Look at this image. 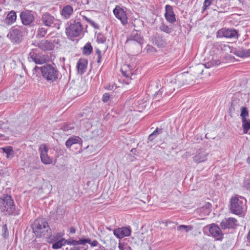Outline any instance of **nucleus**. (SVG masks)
I'll list each match as a JSON object with an SVG mask.
<instances>
[{"instance_id": "1", "label": "nucleus", "mask_w": 250, "mask_h": 250, "mask_svg": "<svg viewBox=\"0 0 250 250\" xmlns=\"http://www.w3.org/2000/svg\"><path fill=\"white\" fill-rule=\"evenodd\" d=\"M38 70L41 71L43 79L49 83L57 82L62 77L61 73L54 64H47L41 67L36 66L33 69V74Z\"/></svg>"}, {"instance_id": "2", "label": "nucleus", "mask_w": 250, "mask_h": 250, "mask_svg": "<svg viewBox=\"0 0 250 250\" xmlns=\"http://www.w3.org/2000/svg\"><path fill=\"white\" fill-rule=\"evenodd\" d=\"M0 209L6 215H18L20 213V210L16 208L11 196L7 194H4L0 198Z\"/></svg>"}, {"instance_id": "3", "label": "nucleus", "mask_w": 250, "mask_h": 250, "mask_svg": "<svg viewBox=\"0 0 250 250\" xmlns=\"http://www.w3.org/2000/svg\"><path fill=\"white\" fill-rule=\"evenodd\" d=\"M33 233L37 237H48L51 234V229L48 222L43 218H38L32 225Z\"/></svg>"}, {"instance_id": "4", "label": "nucleus", "mask_w": 250, "mask_h": 250, "mask_svg": "<svg viewBox=\"0 0 250 250\" xmlns=\"http://www.w3.org/2000/svg\"><path fill=\"white\" fill-rule=\"evenodd\" d=\"M247 200L241 196L235 195L230 200V210L235 214H242L247 209Z\"/></svg>"}, {"instance_id": "5", "label": "nucleus", "mask_w": 250, "mask_h": 250, "mask_svg": "<svg viewBox=\"0 0 250 250\" xmlns=\"http://www.w3.org/2000/svg\"><path fill=\"white\" fill-rule=\"evenodd\" d=\"M41 21L45 26L60 29L61 21L59 19L48 12L44 13L42 15Z\"/></svg>"}, {"instance_id": "6", "label": "nucleus", "mask_w": 250, "mask_h": 250, "mask_svg": "<svg viewBox=\"0 0 250 250\" xmlns=\"http://www.w3.org/2000/svg\"><path fill=\"white\" fill-rule=\"evenodd\" d=\"M82 30L83 27L81 23L79 21H74L66 28L65 33L69 38L76 37L81 34Z\"/></svg>"}, {"instance_id": "7", "label": "nucleus", "mask_w": 250, "mask_h": 250, "mask_svg": "<svg viewBox=\"0 0 250 250\" xmlns=\"http://www.w3.org/2000/svg\"><path fill=\"white\" fill-rule=\"evenodd\" d=\"M21 27L19 26H13L7 34V37L11 41L15 43L21 42L22 40V32L21 29Z\"/></svg>"}, {"instance_id": "8", "label": "nucleus", "mask_w": 250, "mask_h": 250, "mask_svg": "<svg viewBox=\"0 0 250 250\" xmlns=\"http://www.w3.org/2000/svg\"><path fill=\"white\" fill-rule=\"evenodd\" d=\"M60 40L59 39L54 38L49 40H42L38 44V46L41 49L44 51H50L54 49V44H59Z\"/></svg>"}, {"instance_id": "9", "label": "nucleus", "mask_w": 250, "mask_h": 250, "mask_svg": "<svg viewBox=\"0 0 250 250\" xmlns=\"http://www.w3.org/2000/svg\"><path fill=\"white\" fill-rule=\"evenodd\" d=\"M29 58L36 64H42L45 62V56L39 53L37 49H32L29 53Z\"/></svg>"}, {"instance_id": "10", "label": "nucleus", "mask_w": 250, "mask_h": 250, "mask_svg": "<svg viewBox=\"0 0 250 250\" xmlns=\"http://www.w3.org/2000/svg\"><path fill=\"white\" fill-rule=\"evenodd\" d=\"M115 17L120 21L123 25H126L127 22L126 13L124 10L119 5H116L113 10Z\"/></svg>"}, {"instance_id": "11", "label": "nucleus", "mask_w": 250, "mask_h": 250, "mask_svg": "<svg viewBox=\"0 0 250 250\" xmlns=\"http://www.w3.org/2000/svg\"><path fill=\"white\" fill-rule=\"evenodd\" d=\"M208 155L209 153L206 150L199 149L196 151L192 157V159L193 162L197 164L203 163L207 161Z\"/></svg>"}, {"instance_id": "12", "label": "nucleus", "mask_w": 250, "mask_h": 250, "mask_svg": "<svg viewBox=\"0 0 250 250\" xmlns=\"http://www.w3.org/2000/svg\"><path fill=\"white\" fill-rule=\"evenodd\" d=\"M20 17L24 25H30L34 21V13L32 11L25 10L21 12Z\"/></svg>"}, {"instance_id": "13", "label": "nucleus", "mask_w": 250, "mask_h": 250, "mask_svg": "<svg viewBox=\"0 0 250 250\" xmlns=\"http://www.w3.org/2000/svg\"><path fill=\"white\" fill-rule=\"evenodd\" d=\"M131 229L130 227H124L114 229L113 230V234L119 239L123 238L125 237L130 235Z\"/></svg>"}, {"instance_id": "14", "label": "nucleus", "mask_w": 250, "mask_h": 250, "mask_svg": "<svg viewBox=\"0 0 250 250\" xmlns=\"http://www.w3.org/2000/svg\"><path fill=\"white\" fill-rule=\"evenodd\" d=\"M48 147L44 145H42L40 147V158L42 163L49 165L52 163L53 160L47 154Z\"/></svg>"}, {"instance_id": "15", "label": "nucleus", "mask_w": 250, "mask_h": 250, "mask_svg": "<svg viewBox=\"0 0 250 250\" xmlns=\"http://www.w3.org/2000/svg\"><path fill=\"white\" fill-rule=\"evenodd\" d=\"M209 231L212 236L217 240H222L223 238V233L220 228L216 225L212 224L209 227Z\"/></svg>"}, {"instance_id": "16", "label": "nucleus", "mask_w": 250, "mask_h": 250, "mask_svg": "<svg viewBox=\"0 0 250 250\" xmlns=\"http://www.w3.org/2000/svg\"><path fill=\"white\" fill-rule=\"evenodd\" d=\"M237 221L234 218L229 217L222 220L220 227L222 229H232L236 226Z\"/></svg>"}, {"instance_id": "17", "label": "nucleus", "mask_w": 250, "mask_h": 250, "mask_svg": "<svg viewBox=\"0 0 250 250\" xmlns=\"http://www.w3.org/2000/svg\"><path fill=\"white\" fill-rule=\"evenodd\" d=\"M165 17L166 20L171 23H174L176 21L173 8L170 5L167 4L165 6Z\"/></svg>"}, {"instance_id": "18", "label": "nucleus", "mask_w": 250, "mask_h": 250, "mask_svg": "<svg viewBox=\"0 0 250 250\" xmlns=\"http://www.w3.org/2000/svg\"><path fill=\"white\" fill-rule=\"evenodd\" d=\"M153 43L158 47H164L167 44V40L163 36L157 34L154 37Z\"/></svg>"}, {"instance_id": "19", "label": "nucleus", "mask_w": 250, "mask_h": 250, "mask_svg": "<svg viewBox=\"0 0 250 250\" xmlns=\"http://www.w3.org/2000/svg\"><path fill=\"white\" fill-rule=\"evenodd\" d=\"M57 237L58 235L56 236H53L51 242H54L52 247L53 249H60L62 246L66 244V241L64 238H62L61 239L58 240Z\"/></svg>"}, {"instance_id": "20", "label": "nucleus", "mask_w": 250, "mask_h": 250, "mask_svg": "<svg viewBox=\"0 0 250 250\" xmlns=\"http://www.w3.org/2000/svg\"><path fill=\"white\" fill-rule=\"evenodd\" d=\"M16 13L14 11H11L8 13L5 19L4 23L6 25H10L16 21Z\"/></svg>"}, {"instance_id": "21", "label": "nucleus", "mask_w": 250, "mask_h": 250, "mask_svg": "<svg viewBox=\"0 0 250 250\" xmlns=\"http://www.w3.org/2000/svg\"><path fill=\"white\" fill-rule=\"evenodd\" d=\"M223 36L225 38H235L237 37V32L234 29H225L222 31Z\"/></svg>"}, {"instance_id": "22", "label": "nucleus", "mask_w": 250, "mask_h": 250, "mask_svg": "<svg viewBox=\"0 0 250 250\" xmlns=\"http://www.w3.org/2000/svg\"><path fill=\"white\" fill-rule=\"evenodd\" d=\"M131 242L128 239L119 241L118 248L119 250H132L131 248Z\"/></svg>"}, {"instance_id": "23", "label": "nucleus", "mask_w": 250, "mask_h": 250, "mask_svg": "<svg viewBox=\"0 0 250 250\" xmlns=\"http://www.w3.org/2000/svg\"><path fill=\"white\" fill-rule=\"evenodd\" d=\"M130 41L136 42L140 44L143 43V39L142 37L136 32H133L130 36L127 38L126 42H129Z\"/></svg>"}, {"instance_id": "24", "label": "nucleus", "mask_w": 250, "mask_h": 250, "mask_svg": "<svg viewBox=\"0 0 250 250\" xmlns=\"http://www.w3.org/2000/svg\"><path fill=\"white\" fill-rule=\"evenodd\" d=\"M220 64V60L217 59V56H212L211 59L208 62H205L204 65L205 67L209 68L212 66H217Z\"/></svg>"}, {"instance_id": "25", "label": "nucleus", "mask_w": 250, "mask_h": 250, "mask_svg": "<svg viewBox=\"0 0 250 250\" xmlns=\"http://www.w3.org/2000/svg\"><path fill=\"white\" fill-rule=\"evenodd\" d=\"M73 9L72 7L69 5L65 6L62 10L61 14L65 19H68L72 14Z\"/></svg>"}, {"instance_id": "26", "label": "nucleus", "mask_w": 250, "mask_h": 250, "mask_svg": "<svg viewBox=\"0 0 250 250\" xmlns=\"http://www.w3.org/2000/svg\"><path fill=\"white\" fill-rule=\"evenodd\" d=\"M87 62L84 60H80L77 63V69L79 73L83 74L87 67Z\"/></svg>"}, {"instance_id": "27", "label": "nucleus", "mask_w": 250, "mask_h": 250, "mask_svg": "<svg viewBox=\"0 0 250 250\" xmlns=\"http://www.w3.org/2000/svg\"><path fill=\"white\" fill-rule=\"evenodd\" d=\"M1 149L3 152L6 154V158L8 159H12L14 158L15 152L13 150V147L11 146H7L4 147H1Z\"/></svg>"}, {"instance_id": "28", "label": "nucleus", "mask_w": 250, "mask_h": 250, "mask_svg": "<svg viewBox=\"0 0 250 250\" xmlns=\"http://www.w3.org/2000/svg\"><path fill=\"white\" fill-rule=\"evenodd\" d=\"M82 142V139L79 137L69 138L65 142V145L67 148H70L72 145L76 144H80Z\"/></svg>"}, {"instance_id": "29", "label": "nucleus", "mask_w": 250, "mask_h": 250, "mask_svg": "<svg viewBox=\"0 0 250 250\" xmlns=\"http://www.w3.org/2000/svg\"><path fill=\"white\" fill-rule=\"evenodd\" d=\"M235 54L239 57H248L250 56V49H245L241 48L236 50Z\"/></svg>"}, {"instance_id": "30", "label": "nucleus", "mask_w": 250, "mask_h": 250, "mask_svg": "<svg viewBox=\"0 0 250 250\" xmlns=\"http://www.w3.org/2000/svg\"><path fill=\"white\" fill-rule=\"evenodd\" d=\"M66 244L73 247L78 246L79 245H83V239H80L79 240H75L73 239L70 238L65 240Z\"/></svg>"}, {"instance_id": "31", "label": "nucleus", "mask_w": 250, "mask_h": 250, "mask_svg": "<svg viewBox=\"0 0 250 250\" xmlns=\"http://www.w3.org/2000/svg\"><path fill=\"white\" fill-rule=\"evenodd\" d=\"M123 75L126 77H129L132 75L129 65L124 64L121 68Z\"/></svg>"}, {"instance_id": "32", "label": "nucleus", "mask_w": 250, "mask_h": 250, "mask_svg": "<svg viewBox=\"0 0 250 250\" xmlns=\"http://www.w3.org/2000/svg\"><path fill=\"white\" fill-rule=\"evenodd\" d=\"M47 29L43 27H39L37 31L36 37L38 38H42L45 37L47 33Z\"/></svg>"}, {"instance_id": "33", "label": "nucleus", "mask_w": 250, "mask_h": 250, "mask_svg": "<svg viewBox=\"0 0 250 250\" xmlns=\"http://www.w3.org/2000/svg\"><path fill=\"white\" fill-rule=\"evenodd\" d=\"M211 204L209 203H206L201 208L205 215H208L211 211Z\"/></svg>"}, {"instance_id": "34", "label": "nucleus", "mask_w": 250, "mask_h": 250, "mask_svg": "<svg viewBox=\"0 0 250 250\" xmlns=\"http://www.w3.org/2000/svg\"><path fill=\"white\" fill-rule=\"evenodd\" d=\"M86 243H88L92 247H99L100 248V246H101L97 240L91 241L90 238L83 239V245Z\"/></svg>"}, {"instance_id": "35", "label": "nucleus", "mask_w": 250, "mask_h": 250, "mask_svg": "<svg viewBox=\"0 0 250 250\" xmlns=\"http://www.w3.org/2000/svg\"><path fill=\"white\" fill-rule=\"evenodd\" d=\"M92 50V47L90 43H86L83 47V54L89 55Z\"/></svg>"}, {"instance_id": "36", "label": "nucleus", "mask_w": 250, "mask_h": 250, "mask_svg": "<svg viewBox=\"0 0 250 250\" xmlns=\"http://www.w3.org/2000/svg\"><path fill=\"white\" fill-rule=\"evenodd\" d=\"M177 230L180 231H185L188 232L191 231L193 229V227L191 226H186L184 225H181L177 227Z\"/></svg>"}, {"instance_id": "37", "label": "nucleus", "mask_w": 250, "mask_h": 250, "mask_svg": "<svg viewBox=\"0 0 250 250\" xmlns=\"http://www.w3.org/2000/svg\"><path fill=\"white\" fill-rule=\"evenodd\" d=\"M243 123V132L244 134L248 133V130L250 129V120H246V121H242Z\"/></svg>"}, {"instance_id": "38", "label": "nucleus", "mask_w": 250, "mask_h": 250, "mask_svg": "<svg viewBox=\"0 0 250 250\" xmlns=\"http://www.w3.org/2000/svg\"><path fill=\"white\" fill-rule=\"evenodd\" d=\"M249 115L248 111L246 107H243L241 108V112L240 116L242 118V121H246V117Z\"/></svg>"}, {"instance_id": "39", "label": "nucleus", "mask_w": 250, "mask_h": 250, "mask_svg": "<svg viewBox=\"0 0 250 250\" xmlns=\"http://www.w3.org/2000/svg\"><path fill=\"white\" fill-rule=\"evenodd\" d=\"M159 28L162 31L167 34H170L172 32V29L163 23H162Z\"/></svg>"}, {"instance_id": "40", "label": "nucleus", "mask_w": 250, "mask_h": 250, "mask_svg": "<svg viewBox=\"0 0 250 250\" xmlns=\"http://www.w3.org/2000/svg\"><path fill=\"white\" fill-rule=\"evenodd\" d=\"M83 19L85 20L87 22H88L92 27H93L95 29L99 28V25L97 23L93 21L90 20L89 18L86 17L85 16H83Z\"/></svg>"}, {"instance_id": "41", "label": "nucleus", "mask_w": 250, "mask_h": 250, "mask_svg": "<svg viewBox=\"0 0 250 250\" xmlns=\"http://www.w3.org/2000/svg\"><path fill=\"white\" fill-rule=\"evenodd\" d=\"M104 87L106 90H112L115 89L117 88V86L114 82H111L106 84Z\"/></svg>"}, {"instance_id": "42", "label": "nucleus", "mask_w": 250, "mask_h": 250, "mask_svg": "<svg viewBox=\"0 0 250 250\" xmlns=\"http://www.w3.org/2000/svg\"><path fill=\"white\" fill-rule=\"evenodd\" d=\"M213 0H205L203 2V6L202 7V13L212 3Z\"/></svg>"}, {"instance_id": "43", "label": "nucleus", "mask_w": 250, "mask_h": 250, "mask_svg": "<svg viewBox=\"0 0 250 250\" xmlns=\"http://www.w3.org/2000/svg\"><path fill=\"white\" fill-rule=\"evenodd\" d=\"M97 41L99 43H104L106 41V38L102 35H98Z\"/></svg>"}, {"instance_id": "44", "label": "nucleus", "mask_w": 250, "mask_h": 250, "mask_svg": "<svg viewBox=\"0 0 250 250\" xmlns=\"http://www.w3.org/2000/svg\"><path fill=\"white\" fill-rule=\"evenodd\" d=\"M75 128L74 125L73 124L66 125L64 126L63 130L64 131H69L74 129Z\"/></svg>"}, {"instance_id": "45", "label": "nucleus", "mask_w": 250, "mask_h": 250, "mask_svg": "<svg viewBox=\"0 0 250 250\" xmlns=\"http://www.w3.org/2000/svg\"><path fill=\"white\" fill-rule=\"evenodd\" d=\"M110 95L109 94V93H105L103 95L102 101L104 103H106L109 101V100L110 99Z\"/></svg>"}, {"instance_id": "46", "label": "nucleus", "mask_w": 250, "mask_h": 250, "mask_svg": "<svg viewBox=\"0 0 250 250\" xmlns=\"http://www.w3.org/2000/svg\"><path fill=\"white\" fill-rule=\"evenodd\" d=\"M96 52L98 55L97 62L100 63L102 60V52L99 49H97Z\"/></svg>"}, {"instance_id": "47", "label": "nucleus", "mask_w": 250, "mask_h": 250, "mask_svg": "<svg viewBox=\"0 0 250 250\" xmlns=\"http://www.w3.org/2000/svg\"><path fill=\"white\" fill-rule=\"evenodd\" d=\"M185 79V74L183 73H182L178 76L176 77V79L175 80L176 81L174 82L175 83H177V81H179L180 80H183L184 81Z\"/></svg>"}, {"instance_id": "48", "label": "nucleus", "mask_w": 250, "mask_h": 250, "mask_svg": "<svg viewBox=\"0 0 250 250\" xmlns=\"http://www.w3.org/2000/svg\"><path fill=\"white\" fill-rule=\"evenodd\" d=\"M162 133V129L158 127L156 128V129L152 132L154 136H158L159 134Z\"/></svg>"}, {"instance_id": "49", "label": "nucleus", "mask_w": 250, "mask_h": 250, "mask_svg": "<svg viewBox=\"0 0 250 250\" xmlns=\"http://www.w3.org/2000/svg\"><path fill=\"white\" fill-rule=\"evenodd\" d=\"M245 185L247 188L250 189V178H247L245 180Z\"/></svg>"}, {"instance_id": "50", "label": "nucleus", "mask_w": 250, "mask_h": 250, "mask_svg": "<svg viewBox=\"0 0 250 250\" xmlns=\"http://www.w3.org/2000/svg\"><path fill=\"white\" fill-rule=\"evenodd\" d=\"M155 137H156V136H154V134L152 133L151 134H150L149 135L148 140L149 141H152L155 139Z\"/></svg>"}, {"instance_id": "51", "label": "nucleus", "mask_w": 250, "mask_h": 250, "mask_svg": "<svg viewBox=\"0 0 250 250\" xmlns=\"http://www.w3.org/2000/svg\"><path fill=\"white\" fill-rule=\"evenodd\" d=\"M155 137H156V136H154V134L152 133L151 134H150L149 135L148 140L149 141H152L155 139Z\"/></svg>"}, {"instance_id": "52", "label": "nucleus", "mask_w": 250, "mask_h": 250, "mask_svg": "<svg viewBox=\"0 0 250 250\" xmlns=\"http://www.w3.org/2000/svg\"><path fill=\"white\" fill-rule=\"evenodd\" d=\"M69 250H80V248L79 246H76L71 248Z\"/></svg>"}, {"instance_id": "53", "label": "nucleus", "mask_w": 250, "mask_h": 250, "mask_svg": "<svg viewBox=\"0 0 250 250\" xmlns=\"http://www.w3.org/2000/svg\"><path fill=\"white\" fill-rule=\"evenodd\" d=\"M55 33L54 32H52V33H50L47 36V38L48 39H50V40L52 39L51 38H53V36H51L52 35H53Z\"/></svg>"}, {"instance_id": "54", "label": "nucleus", "mask_w": 250, "mask_h": 250, "mask_svg": "<svg viewBox=\"0 0 250 250\" xmlns=\"http://www.w3.org/2000/svg\"><path fill=\"white\" fill-rule=\"evenodd\" d=\"M75 232V229L74 228H71L70 229V233H74Z\"/></svg>"}, {"instance_id": "55", "label": "nucleus", "mask_w": 250, "mask_h": 250, "mask_svg": "<svg viewBox=\"0 0 250 250\" xmlns=\"http://www.w3.org/2000/svg\"><path fill=\"white\" fill-rule=\"evenodd\" d=\"M95 250H105L104 247L102 246H100V248L96 249Z\"/></svg>"}, {"instance_id": "56", "label": "nucleus", "mask_w": 250, "mask_h": 250, "mask_svg": "<svg viewBox=\"0 0 250 250\" xmlns=\"http://www.w3.org/2000/svg\"><path fill=\"white\" fill-rule=\"evenodd\" d=\"M247 240L249 242H250V231L248 233Z\"/></svg>"}, {"instance_id": "57", "label": "nucleus", "mask_w": 250, "mask_h": 250, "mask_svg": "<svg viewBox=\"0 0 250 250\" xmlns=\"http://www.w3.org/2000/svg\"><path fill=\"white\" fill-rule=\"evenodd\" d=\"M3 123L2 121H0V127H1L2 126Z\"/></svg>"}, {"instance_id": "58", "label": "nucleus", "mask_w": 250, "mask_h": 250, "mask_svg": "<svg viewBox=\"0 0 250 250\" xmlns=\"http://www.w3.org/2000/svg\"><path fill=\"white\" fill-rule=\"evenodd\" d=\"M147 48H149L150 47H151V46H150V45H148L147 46Z\"/></svg>"}]
</instances>
